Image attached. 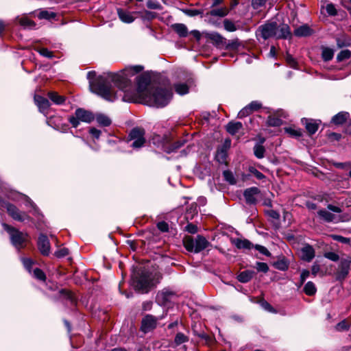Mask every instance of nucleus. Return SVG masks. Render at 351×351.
Returning a JSON list of instances; mask_svg holds the SVG:
<instances>
[{"mask_svg": "<svg viewBox=\"0 0 351 351\" xmlns=\"http://www.w3.org/2000/svg\"><path fill=\"white\" fill-rule=\"evenodd\" d=\"M182 12L189 16H195L199 15L201 12L197 10H190V9H185L182 10Z\"/></svg>", "mask_w": 351, "mask_h": 351, "instance_id": "52", "label": "nucleus"}, {"mask_svg": "<svg viewBox=\"0 0 351 351\" xmlns=\"http://www.w3.org/2000/svg\"><path fill=\"white\" fill-rule=\"evenodd\" d=\"M133 285L136 291L141 293H147L154 286L150 274L142 272L133 280Z\"/></svg>", "mask_w": 351, "mask_h": 351, "instance_id": "5", "label": "nucleus"}, {"mask_svg": "<svg viewBox=\"0 0 351 351\" xmlns=\"http://www.w3.org/2000/svg\"><path fill=\"white\" fill-rule=\"evenodd\" d=\"M34 101L40 112L44 114H47L48 112L50 103L47 99L40 95H36L34 97Z\"/></svg>", "mask_w": 351, "mask_h": 351, "instance_id": "16", "label": "nucleus"}, {"mask_svg": "<svg viewBox=\"0 0 351 351\" xmlns=\"http://www.w3.org/2000/svg\"><path fill=\"white\" fill-rule=\"evenodd\" d=\"M232 243L238 249H250L253 247L252 243L247 239H235L232 241Z\"/></svg>", "mask_w": 351, "mask_h": 351, "instance_id": "21", "label": "nucleus"}, {"mask_svg": "<svg viewBox=\"0 0 351 351\" xmlns=\"http://www.w3.org/2000/svg\"><path fill=\"white\" fill-rule=\"evenodd\" d=\"M255 248L256 250H257L259 252H261V254L267 256H271V253L269 252V250L264 246L263 245H255Z\"/></svg>", "mask_w": 351, "mask_h": 351, "instance_id": "51", "label": "nucleus"}, {"mask_svg": "<svg viewBox=\"0 0 351 351\" xmlns=\"http://www.w3.org/2000/svg\"><path fill=\"white\" fill-rule=\"evenodd\" d=\"M351 261L343 259L341 261L339 265V271H338V276L339 278H345L348 274L350 263Z\"/></svg>", "mask_w": 351, "mask_h": 351, "instance_id": "18", "label": "nucleus"}, {"mask_svg": "<svg viewBox=\"0 0 351 351\" xmlns=\"http://www.w3.org/2000/svg\"><path fill=\"white\" fill-rule=\"evenodd\" d=\"M89 133L96 139H98L101 134V131L95 128H90Z\"/></svg>", "mask_w": 351, "mask_h": 351, "instance_id": "55", "label": "nucleus"}, {"mask_svg": "<svg viewBox=\"0 0 351 351\" xmlns=\"http://www.w3.org/2000/svg\"><path fill=\"white\" fill-rule=\"evenodd\" d=\"M189 337L182 332H178L175 337L174 343L176 346H179L183 343L187 342Z\"/></svg>", "mask_w": 351, "mask_h": 351, "instance_id": "35", "label": "nucleus"}, {"mask_svg": "<svg viewBox=\"0 0 351 351\" xmlns=\"http://www.w3.org/2000/svg\"><path fill=\"white\" fill-rule=\"evenodd\" d=\"M243 125L241 122H230L226 125L228 132L232 135H234L242 128Z\"/></svg>", "mask_w": 351, "mask_h": 351, "instance_id": "23", "label": "nucleus"}, {"mask_svg": "<svg viewBox=\"0 0 351 351\" xmlns=\"http://www.w3.org/2000/svg\"><path fill=\"white\" fill-rule=\"evenodd\" d=\"M334 56V51L328 47L322 49V56L324 61H329L332 59Z\"/></svg>", "mask_w": 351, "mask_h": 351, "instance_id": "33", "label": "nucleus"}, {"mask_svg": "<svg viewBox=\"0 0 351 351\" xmlns=\"http://www.w3.org/2000/svg\"><path fill=\"white\" fill-rule=\"evenodd\" d=\"M147 6L148 8L154 10L160 9V5L158 2H154L152 1H148L147 2Z\"/></svg>", "mask_w": 351, "mask_h": 351, "instance_id": "57", "label": "nucleus"}, {"mask_svg": "<svg viewBox=\"0 0 351 351\" xmlns=\"http://www.w3.org/2000/svg\"><path fill=\"white\" fill-rule=\"evenodd\" d=\"M316 291L317 289L314 283L311 281L308 282L304 287V291L308 295H314L316 293Z\"/></svg>", "mask_w": 351, "mask_h": 351, "instance_id": "31", "label": "nucleus"}, {"mask_svg": "<svg viewBox=\"0 0 351 351\" xmlns=\"http://www.w3.org/2000/svg\"><path fill=\"white\" fill-rule=\"evenodd\" d=\"M174 88L176 92L180 95H183L189 93V87L184 83H178L174 84Z\"/></svg>", "mask_w": 351, "mask_h": 351, "instance_id": "30", "label": "nucleus"}, {"mask_svg": "<svg viewBox=\"0 0 351 351\" xmlns=\"http://www.w3.org/2000/svg\"><path fill=\"white\" fill-rule=\"evenodd\" d=\"M348 117L347 112H339L335 115L332 119V122L335 125H341L346 122Z\"/></svg>", "mask_w": 351, "mask_h": 351, "instance_id": "25", "label": "nucleus"}, {"mask_svg": "<svg viewBox=\"0 0 351 351\" xmlns=\"http://www.w3.org/2000/svg\"><path fill=\"white\" fill-rule=\"evenodd\" d=\"M247 107L251 110V112H253L261 108V104L257 101H253L247 105Z\"/></svg>", "mask_w": 351, "mask_h": 351, "instance_id": "50", "label": "nucleus"}, {"mask_svg": "<svg viewBox=\"0 0 351 351\" xmlns=\"http://www.w3.org/2000/svg\"><path fill=\"white\" fill-rule=\"evenodd\" d=\"M351 56L350 51L346 49L339 52V53L337 56V59L338 62L343 61L344 60L350 58Z\"/></svg>", "mask_w": 351, "mask_h": 351, "instance_id": "38", "label": "nucleus"}, {"mask_svg": "<svg viewBox=\"0 0 351 351\" xmlns=\"http://www.w3.org/2000/svg\"><path fill=\"white\" fill-rule=\"evenodd\" d=\"M324 257L335 262L339 261V255L337 253L332 252H326L324 254Z\"/></svg>", "mask_w": 351, "mask_h": 351, "instance_id": "48", "label": "nucleus"}, {"mask_svg": "<svg viewBox=\"0 0 351 351\" xmlns=\"http://www.w3.org/2000/svg\"><path fill=\"white\" fill-rule=\"evenodd\" d=\"M57 14L56 12H50L49 10H41L38 14V17L39 19H47V20H51L52 19H55L56 17Z\"/></svg>", "mask_w": 351, "mask_h": 351, "instance_id": "29", "label": "nucleus"}, {"mask_svg": "<svg viewBox=\"0 0 351 351\" xmlns=\"http://www.w3.org/2000/svg\"><path fill=\"white\" fill-rule=\"evenodd\" d=\"M268 0H252V5L254 9H258L265 5Z\"/></svg>", "mask_w": 351, "mask_h": 351, "instance_id": "54", "label": "nucleus"}, {"mask_svg": "<svg viewBox=\"0 0 351 351\" xmlns=\"http://www.w3.org/2000/svg\"><path fill=\"white\" fill-rule=\"evenodd\" d=\"M317 215L320 219L325 222H337L339 221L338 217L330 213L329 210L326 209H320L317 211Z\"/></svg>", "mask_w": 351, "mask_h": 351, "instance_id": "14", "label": "nucleus"}, {"mask_svg": "<svg viewBox=\"0 0 351 351\" xmlns=\"http://www.w3.org/2000/svg\"><path fill=\"white\" fill-rule=\"evenodd\" d=\"M162 317H156L152 315H146L141 321V330L145 332H149L154 330L156 326L157 322Z\"/></svg>", "mask_w": 351, "mask_h": 351, "instance_id": "9", "label": "nucleus"}, {"mask_svg": "<svg viewBox=\"0 0 351 351\" xmlns=\"http://www.w3.org/2000/svg\"><path fill=\"white\" fill-rule=\"evenodd\" d=\"M22 261L24 267L30 272V269L33 264L32 261L30 258H23Z\"/></svg>", "mask_w": 351, "mask_h": 351, "instance_id": "59", "label": "nucleus"}, {"mask_svg": "<svg viewBox=\"0 0 351 351\" xmlns=\"http://www.w3.org/2000/svg\"><path fill=\"white\" fill-rule=\"evenodd\" d=\"M267 123L269 126H280L282 122L279 118L269 117Z\"/></svg>", "mask_w": 351, "mask_h": 351, "instance_id": "40", "label": "nucleus"}, {"mask_svg": "<svg viewBox=\"0 0 351 351\" xmlns=\"http://www.w3.org/2000/svg\"><path fill=\"white\" fill-rule=\"evenodd\" d=\"M34 276L40 280H45V278H46V276H45V274H44V272L38 269V268H36L34 270Z\"/></svg>", "mask_w": 351, "mask_h": 351, "instance_id": "46", "label": "nucleus"}, {"mask_svg": "<svg viewBox=\"0 0 351 351\" xmlns=\"http://www.w3.org/2000/svg\"><path fill=\"white\" fill-rule=\"evenodd\" d=\"M175 293L169 289H164L159 291L156 298V301L159 305H165L169 302Z\"/></svg>", "mask_w": 351, "mask_h": 351, "instance_id": "10", "label": "nucleus"}, {"mask_svg": "<svg viewBox=\"0 0 351 351\" xmlns=\"http://www.w3.org/2000/svg\"><path fill=\"white\" fill-rule=\"evenodd\" d=\"M158 228L163 232H168L169 230V225L165 221H160L157 224Z\"/></svg>", "mask_w": 351, "mask_h": 351, "instance_id": "53", "label": "nucleus"}, {"mask_svg": "<svg viewBox=\"0 0 351 351\" xmlns=\"http://www.w3.org/2000/svg\"><path fill=\"white\" fill-rule=\"evenodd\" d=\"M37 51L41 56L48 58H52L54 56L53 52L48 50L47 48H40L38 49Z\"/></svg>", "mask_w": 351, "mask_h": 351, "instance_id": "45", "label": "nucleus"}, {"mask_svg": "<svg viewBox=\"0 0 351 351\" xmlns=\"http://www.w3.org/2000/svg\"><path fill=\"white\" fill-rule=\"evenodd\" d=\"M184 143L178 141L175 143L171 147V148L169 149V150L167 151L168 153H170L171 152H173L175 149H177L180 147H181L183 145Z\"/></svg>", "mask_w": 351, "mask_h": 351, "instance_id": "64", "label": "nucleus"}, {"mask_svg": "<svg viewBox=\"0 0 351 351\" xmlns=\"http://www.w3.org/2000/svg\"><path fill=\"white\" fill-rule=\"evenodd\" d=\"M171 27L180 37H186L188 35V29L184 24L175 23Z\"/></svg>", "mask_w": 351, "mask_h": 351, "instance_id": "22", "label": "nucleus"}, {"mask_svg": "<svg viewBox=\"0 0 351 351\" xmlns=\"http://www.w3.org/2000/svg\"><path fill=\"white\" fill-rule=\"evenodd\" d=\"M350 328V324L346 320H343L336 326V330L338 331H345Z\"/></svg>", "mask_w": 351, "mask_h": 351, "instance_id": "42", "label": "nucleus"}, {"mask_svg": "<svg viewBox=\"0 0 351 351\" xmlns=\"http://www.w3.org/2000/svg\"><path fill=\"white\" fill-rule=\"evenodd\" d=\"M229 12V10L226 8H215L212 9L209 12V14L213 16H219V17H223L226 16Z\"/></svg>", "mask_w": 351, "mask_h": 351, "instance_id": "27", "label": "nucleus"}, {"mask_svg": "<svg viewBox=\"0 0 351 351\" xmlns=\"http://www.w3.org/2000/svg\"><path fill=\"white\" fill-rule=\"evenodd\" d=\"M22 197L25 200V202H26L25 205L27 206H30L33 208H35L36 206H35L34 203L27 196L23 195Z\"/></svg>", "mask_w": 351, "mask_h": 351, "instance_id": "63", "label": "nucleus"}, {"mask_svg": "<svg viewBox=\"0 0 351 351\" xmlns=\"http://www.w3.org/2000/svg\"><path fill=\"white\" fill-rule=\"evenodd\" d=\"M320 271V266L317 263H315L311 267V274L315 276Z\"/></svg>", "mask_w": 351, "mask_h": 351, "instance_id": "61", "label": "nucleus"}, {"mask_svg": "<svg viewBox=\"0 0 351 351\" xmlns=\"http://www.w3.org/2000/svg\"><path fill=\"white\" fill-rule=\"evenodd\" d=\"M289 263L285 257L278 259L274 263V267L280 271H286L289 268Z\"/></svg>", "mask_w": 351, "mask_h": 351, "instance_id": "26", "label": "nucleus"}, {"mask_svg": "<svg viewBox=\"0 0 351 351\" xmlns=\"http://www.w3.org/2000/svg\"><path fill=\"white\" fill-rule=\"evenodd\" d=\"M49 98L56 104L60 105L65 101V97L58 95L56 92H49L48 93Z\"/></svg>", "mask_w": 351, "mask_h": 351, "instance_id": "28", "label": "nucleus"}, {"mask_svg": "<svg viewBox=\"0 0 351 351\" xmlns=\"http://www.w3.org/2000/svg\"><path fill=\"white\" fill-rule=\"evenodd\" d=\"M300 252L301 258L306 262L311 261L315 255V250L310 245H306L302 247Z\"/></svg>", "mask_w": 351, "mask_h": 351, "instance_id": "15", "label": "nucleus"}, {"mask_svg": "<svg viewBox=\"0 0 351 351\" xmlns=\"http://www.w3.org/2000/svg\"><path fill=\"white\" fill-rule=\"evenodd\" d=\"M304 124H305L306 130L311 134H313L317 131L319 124L317 123L316 121L304 119Z\"/></svg>", "mask_w": 351, "mask_h": 351, "instance_id": "24", "label": "nucleus"}, {"mask_svg": "<svg viewBox=\"0 0 351 351\" xmlns=\"http://www.w3.org/2000/svg\"><path fill=\"white\" fill-rule=\"evenodd\" d=\"M38 247L43 255L47 256L49 254L50 243L47 236L44 234L40 235L38 240Z\"/></svg>", "mask_w": 351, "mask_h": 351, "instance_id": "13", "label": "nucleus"}, {"mask_svg": "<svg viewBox=\"0 0 351 351\" xmlns=\"http://www.w3.org/2000/svg\"><path fill=\"white\" fill-rule=\"evenodd\" d=\"M2 208H6L9 216L15 221L23 222L30 219V217L25 212L20 210L15 205L0 199V209Z\"/></svg>", "mask_w": 351, "mask_h": 351, "instance_id": "6", "label": "nucleus"}, {"mask_svg": "<svg viewBox=\"0 0 351 351\" xmlns=\"http://www.w3.org/2000/svg\"><path fill=\"white\" fill-rule=\"evenodd\" d=\"M327 208L330 210V211H332L334 213H340L342 212V210L341 209L340 207L339 206H334V205H332V204H328L327 206Z\"/></svg>", "mask_w": 351, "mask_h": 351, "instance_id": "62", "label": "nucleus"}, {"mask_svg": "<svg viewBox=\"0 0 351 351\" xmlns=\"http://www.w3.org/2000/svg\"><path fill=\"white\" fill-rule=\"evenodd\" d=\"M69 254V250L67 248H62L56 252V256L58 257H64Z\"/></svg>", "mask_w": 351, "mask_h": 351, "instance_id": "56", "label": "nucleus"}, {"mask_svg": "<svg viewBox=\"0 0 351 351\" xmlns=\"http://www.w3.org/2000/svg\"><path fill=\"white\" fill-rule=\"evenodd\" d=\"M223 25L225 29L228 32H234L237 30L235 24L228 19H225L223 21Z\"/></svg>", "mask_w": 351, "mask_h": 351, "instance_id": "39", "label": "nucleus"}, {"mask_svg": "<svg viewBox=\"0 0 351 351\" xmlns=\"http://www.w3.org/2000/svg\"><path fill=\"white\" fill-rule=\"evenodd\" d=\"M2 226L4 230L9 233L12 245L18 250L23 248L28 240V235L5 223H2Z\"/></svg>", "mask_w": 351, "mask_h": 351, "instance_id": "4", "label": "nucleus"}, {"mask_svg": "<svg viewBox=\"0 0 351 351\" xmlns=\"http://www.w3.org/2000/svg\"><path fill=\"white\" fill-rule=\"evenodd\" d=\"M19 23L21 26L25 27H31L35 25L34 22L27 19V17H22L19 19Z\"/></svg>", "mask_w": 351, "mask_h": 351, "instance_id": "37", "label": "nucleus"}, {"mask_svg": "<svg viewBox=\"0 0 351 351\" xmlns=\"http://www.w3.org/2000/svg\"><path fill=\"white\" fill-rule=\"evenodd\" d=\"M145 130L142 128H134L129 134V141H132L131 147L137 149L143 147L145 143Z\"/></svg>", "mask_w": 351, "mask_h": 351, "instance_id": "8", "label": "nucleus"}, {"mask_svg": "<svg viewBox=\"0 0 351 351\" xmlns=\"http://www.w3.org/2000/svg\"><path fill=\"white\" fill-rule=\"evenodd\" d=\"M260 193V190L255 186L250 187L245 190L243 193L246 203L248 204H255L257 202L256 196Z\"/></svg>", "mask_w": 351, "mask_h": 351, "instance_id": "11", "label": "nucleus"}, {"mask_svg": "<svg viewBox=\"0 0 351 351\" xmlns=\"http://www.w3.org/2000/svg\"><path fill=\"white\" fill-rule=\"evenodd\" d=\"M226 157L227 154L224 149H221L217 151L216 158L220 163L224 162L226 161Z\"/></svg>", "mask_w": 351, "mask_h": 351, "instance_id": "41", "label": "nucleus"}, {"mask_svg": "<svg viewBox=\"0 0 351 351\" xmlns=\"http://www.w3.org/2000/svg\"><path fill=\"white\" fill-rule=\"evenodd\" d=\"M139 12H131L130 11H128V10H123L121 8L117 9V14H118L119 18L120 19V20L122 22L126 23H132L136 19V16H134V15L137 14Z\"/></svg>", "mask_w": 351, "mask_h": 351, "instance_id": "12", "label": "nucleus"}, {"mask_svg": "<svg viewBox=\"0 0 351 351\" xmlns=\"http://www.w3.org/2000/svg\"><path fill=\"white\" fill-rule=\"evenodd\" d=\"M185 228L187 232L191 234H195L197 232V227L193 223L188 224Z\"/></svg>", "mask_w": 351, "mask_h": 351, "instance_id": "58", "label": "nucleus"}, {"mask_svg": "<svg viewBox=\"0 0 351 351\" xmlns=\"http://www.w3.org/2000/svg\"><path fill=\"white\" fill-rule=\"evenodd\" d=\"M291 36L290 27L287 24L278 25L275 21H269L260 25L256 31V38L266 40L271 38L286 39Z\"/></svg>", "mask_w": 351, "mask_h": 351, "instance_id": "2", "label": "nucleus"}, {"mask_svg": "<svg viewBox=\"0 0 351 351\" xmlns=\"http://www.w3.org/2000/svg\"><path fill=\"white\" fill-rule=\"evenodd\" d=\"M313 34V30L307 25H303L295 29L294 34L296 36H308Z\"/></svg>", "mask_w": 351, "mask_h": 351, "instance_id": "17", "label": "nucleus"}, {"mask_svg": "<svg viewBox=\"0 0 351 351\" xmlns=\"http://www.w3.org/2000/svg\"><path fill=\"white\" fill-rule=\"evenodd\" d=\"M265 147L260 144H256L254 147V153L256 158H263L265 156Z\"/></svg>", "mask_w": 351, "mask_h": 351, "instance_id": "34", "label": "nucleus"}, {"mask_svg": "<svg viewBox=\"0 0 351 351\" xmlns=\"http://www.w3.org/2000/svg\"><path fill=\"white\" fill-rule=\"evenodd\" d=\"M254 275V271L252 270H245L241 271L237 276V280L242 283H246L251 280Z\"/></svg>", "mask_w": 351, "mask_h": 351, "instance_id": "19", "label": "nucleus"}, {"mask_svg": "<svg viewBox=\"0 0 351 351\" xmlns=\"http://www.w3.org/2000/svg\"><path fill=\"white\" fill-rule=\"evenodd\" d=\"M251 113H252L251 112V110H250V108L247 107V106H246L245 107H244L243 109H241L239 113H238V117L239 118H243L245 117H247L248 116L249 114H250Z\"/></svg>", "mask_w": 351, "mask_h": 351, "instance_id": "49", "label": "nucleus"}, {"mask_svg": "<svg viewBox=\"0 0 351 351\" xmlns=\"http://www.w3.org/2000/svg\"><path fill=\"white\" fill-rule=\"evenodd\" d=\"M285 130L287 134H289L291 136L293 137L299 138L302 135V130L299 128L289 127L286 128Z\"/></svg>", "mask_w": 351, "mask_h": 351, "instance_id": "32", "label": "nucleus"}, {"mask_svg": "<svg viewBox=\"0 0 351 351\" xmlns=\"http://www.w3.org/2000/svg\"><path fill=\"white\" fill-rule=\"evenodd\" d=\"M256 265V269L258 271L267 273L269 270V267L265 263L257 262Z\"/></svg>", "mask_w": 351, "mask_h": 351, "instance_id": "44", "label": "nucleus"}, {"mask_svg": "<svg viewBox=\"0 0 351 351\" xmlns=\"http://www.w3.org/2000/svg\"><path fill=\"white\" fill-rule=\"evenodd\" d=\"M223 176L226 181L230 184H235L237 180L232 171L226 170L223 172Z\"/></svg>", "mask_w": 351, "mask_h": 351, "instance_id": "36", "label": "nucleus"}, {"mask_svg": "<svg viewBox=\"0 0 351 351\" xmlns=\"http://www.w3.org/2000/svg\"><path fill=\"white\" fill-rule=\"evenodd\" d=\"M95 119V115L90 111L78 108L75 112V116L70 117L69 121L73 128H77L80 121L90 123Z\"/></svg>", "mask_w": 351, "mask_h": 351, "instance_id": "7", "label": "nucleus"}, {"mask_svg": "<svg viewBox=\"0 0 351 351\" xmlns=\"http://www.w3.org/2000/svg\"><path fill=\"white\" fill-rule=\"evenodd\" d=\"M143 69L144 67L141 65L128 66L117 73H108L106 77L101 76L95 81H90V89L104 99L112 101L117 97L109 84L112 82L124 92V97L129 101L142 103L156 108L165 106L172 97L171 91L155 87L151 83L149 76H138L136 87L134 90L132 89L129 77L141 72Z\"/></svg>", "mask_w": 351, "mask_h": 351, "instance_id": "1", "label": "nucleus"}, {"mask_svg": "<svg viewBox=\"0 0 351 351\" xmlns=\"http://www.w3.org/2000/svg\"><path fill=\"white\" fill-rule=\"evenodd\" d=\"M326 11L327 12L332 16H334L337 14V10L335 6L332 4H328L326 5Z\"/></svg>", "mask_w": 351, "mask_h": 351, "instance_id": "60", "label": "nucleus"}, {"mask_svg": "<svg viewBox=\"0 0 351 351\" xmlns=\"http://www.w3.org/2000/svg\"><path fill=\"white\" fill-rule=\"evenodd\" d=\"M330 237L333 240L337 241L340 243H342L349 244L350 242V239L349 238L344 237L341 235L332 234V235H330Z\"/></svg>", "mask_w": 351, "mask_h": 351, "instance_id": "43", "label": "nucleus"}, {"mask_svg": "<svg viewBox=\"0 0 351 351\" xmlns=\"http://www.w3.org/2000/svg\"><path fill=\"white\" fill-rule=\"evenodd\" d=\"M250 172L258 180H263L265 178V176L261 171H258L254 167H250L249 169Z\"/></svg>", "mask_w": 351, "mask_h": 351, "instance_id": "47", "label": "nucleus"}, {"mask_svg": "<svg viewBox=\"0 0 351 351\" xmlns=\"http://www.w3.org/2000/svg\"><path fill=\"white\" fill-rule=\"evenodd\" d=\"M95 119H96L97 123L103 127L109 126L112 123L110 118L104 114H97L95 116Z\"/></svg>", "mask_w": 351, "mask_h": 351, "instance_id": "20", "label": "nucleus"}, {"mask_svg": "<svg viewBox=\"0 0 351 351\" xmlns=\"http://www.w3.org/2000/svg\"><path fill=\"white\" fill-rule=\"evenodd\" d=\"M183 244L187 251L199 253L208 247L210 243L203 236L197 235L195 238L185 237L183 239Z\"/></svg>", "mask_w": 351, "mask_h": 351, "instance_id": "3", "label": "nucleus"}]
</instances>
